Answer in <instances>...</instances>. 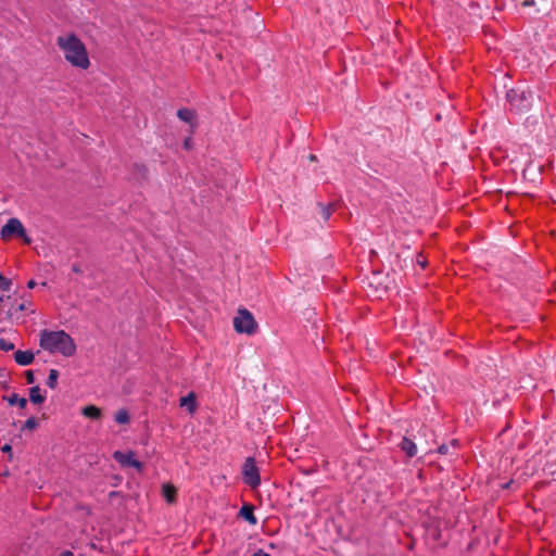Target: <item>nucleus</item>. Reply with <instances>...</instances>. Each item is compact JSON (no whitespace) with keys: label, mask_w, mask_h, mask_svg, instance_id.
<instances>
[{"label":"nucleus","mask_w":556,"mask_h":556,"mask_svg":"<svg viewBox=\"0 0 556 556\" xmlns=\"http://www.w3.org/2000/svg\"><path fill=\"white\" fill-rule=\"evenodd\" d=\"M438 452H439L440 454H444V455H445V454H448V452H450V446H448V445H446V444H442V445H440V446L438 447Z\"/></svg>","instance_id":"25"},{"label":"nucleus","mask_w":556,"mask_h":556,"mask_svg":"<svg viewBox=\"0 0 556 556\" xmlns=\"http://www.w3.org/2000/svg\"><path fill=\"white\" fill-rule=\"evenodd\" d=\"M0 386H1V388L3 390H9L10 389L8 380H4V381L0 382Z\"/></svg>","instance_id":"30"},{"label":"nucleus","mask_w":556,"mask_h":556,"mask_svg":"<svg viewBox=\"0 0 556 556\" xmlns=\"http://www.w3.org/2000/svg\"><path fill=\"white\" fill-rule=\"evenodd\" d=\"M243 481L252 489L261 484L260 470L253 457H248L242 466Z\"/></svg>","instance_id":"5"},{"label":"nucleus","mask_w":556,"mask_h":556,"mask_svg":"<svg viewBox=\"0 0 556 556\" xmlns=\"http://www.w3.org/2000/svg\"><path fill=\"white\" fill-rule=\"evenodd\" d=\"M1 236H18L24 238L26 243H30V239L25 233L23 224L17 218H10L7 224L1 228Z\"/></svg>","instance_id":"6"},{"label":"nucleus","mask_w":556,"mask_h":556,"mask_svg":"<svg viewBox=\"0 0 556 556\" xmlns=\"http://www.w3.org/2000/svg\"><path fill=\"white\" fill-rule=\"evenodd\" d=\"M180 406H186L190 413H193L197 408L195 395L190 392L187 396L180 399Z\"/></svg>","instance_id":"13"},{"label":"nucleus","mask_w":556,"mask_h":556,"mask_svg":"<svg viewBox=\"0 0 556 556\" xmlns=\"http://www.w3.org/2000/svg\"><path fill=\"white\" fill-rule=\"evenodd\" d=\"M140 175L144 178L147 174V168L143 165H135Z\"/></svg>","instance_id":"27"},{"label":"nucleus","mask_w":556,"mask_h":556,"mask_svg":"<svg viewBox=\"0 0 556 556\" xmlns=\"http://www.w3.org/2000/svg\"><path fill=\"white\" fill-rule=\"evenodd\" d=\"M1 451L5 454H9L10 457H12V446L10 444H4L2 447H1Z\"/></svg>","instance_id":"26"},{"label":"nucleus","mask_w":556,"mask_h":556,"mask_svg":"<svg viewBox=\"0 0 556 556\" xmlns=\"http://www.w3.org/2000/svg\"><path fill=\"white\" fill-rule=\"evenodd\" d=\"M114 420L121 425L128 424L130 420V416L128 412L123 408L116 412V414L114 415Z\"/></svg>","instance_id":"16"},{"label":"nucleus","mask_w":556,"mask_h":556,"mask_svg":"<svg viewBox=\"0 0 556 556\" xmlns=\"http://www.w3.org/2000/svg\"><path fill=\"white\" fill-rule=\"evenodd\" d=\"M39 345L49 353H60L65 357H71L76 353L73 338L64 330H42Z\"/></svg>","instance_id":"1"},{"label":"nucleus","mask_w":556,"mask_h":556,"mask_svg":"<svg viewBox=\"0 0 556 556\" xmlns=\"http://www.w3.org/2000/svg\"><path fill=\"white\" fill-rule=\"evenodd\" d=\"M401 450L408 456L415 457L417 455V445L416 443L407 437H404L399 444Z\"/></svg>","instance_id":"10"},{"label":"nucleus","mask_w":556,"mask_h":556,"mask_svg":"<svg viewBox=\"0 0 556 556\" xmlns=\"http://www.w3.org/2000/svg\"><path fill=\"white\" fill-rule=\"evenodd\" d=\"M119 494H121V493H119V492H117V491H111V492L109 493V497H111V498H112V497L118 496Z\"/></svg>","instance_id":"35"},{"label":"nucleus","mask_w":556,"mask_h":556,"mask_svg":"<svg viewBox=\"0 0 556 556\" xmlns=\"http://www.w3.org/2000/svg\"><path fill=\"white\" fill-rule=\"evenodd\" d=\"M185 147H186V148H189V140H186V141H185Z\"/></svg>","instance_id":"37"},{"label":"nucleus","mask_w":556,"mask_h":556,"mask_svg":"<svg viewBox=\"0 0 556 556\" xmlns=\"http://www.w3.org/2000/svg\"><path fill=\"white\" fill-rule=\"evenodd\" d=\"M123 478L121 475H113L112 476V485L117 486L122 482Z\"/></svg>","instance_id":"24"},{"label":"nucleus","mask_w":556,"mask_h":556,"mask_svg":"<svg viewBox=\"0 0 556 556\" xmlns=\"http://www.w3.org/2000/svg\"><path fill=\"white\" fill-rule=\"evenodd\" d=\"M233 327L239 333L253 334L256 331L257 323L250 311L240 308L233 318Z\"/></svg>","instance_id":"4"},{"label":"nucleus","mask_w":556,"mask_h":556,"mask_svg":"<svg viewBox=\"0 0 556 556\" xmlns=\"http://www.w3.org/2000/svg\"><path fill=\"white\" fill-rule=\"evenodd\" d=\"M506 99L510 111L521 114L531 109L534 93L528 88L516 87L506 92Z\"/></svg>","instance_id":"3"},{"label":"nucleus","mask_w":556,"mask_h":556,"mask_svg":"<svg viewBox=\"0 0 556 556\" xmlns=\"http://www.w3.org/2000/svg\"><path fill=\"white\" fill-rule=\"evenodd\" d=\"M40 391L41 390L38 386L29 389V400L33 404H41L45 402L46 397L41 395Z\"/></svg>","instance_id":"15"},{"label":"nucleus","mask_w":556,"mask_h":556,"mask_svg":"<svg viewBox=\"0 0 556 556\" xmlns=\"http://www.w3.org/2000/svg\"><path fill=\"white\" fill-rule=\"evenodd\" d=\"M13 281L10 278H7L0 273V290L1 291H10L12 288Z\"/></svg>","instance_id":"19"},{"label":"nucleus","mask_w":556,"mask_h":556,"mask_svg":"<svg viewBox=\"0 0 556 556\" xmlns=\"http://www.w3.org/2000/svg\"><path fill=\"white\" fill-rule=\"evenodd\" d=\"M35 286H36V281H35V280H33V279H30V280L27 282V288H28V289H34V288H35Z\"/></svg>","instance_id":"32"},{"label":"nucleus","mask_w":556,"mask_h":556,"mask_svg":"<svg viewBox=\"0 0 556 556\" xmlns=\"http://www.w3.org/2000/svg\"><path fill=\"white\" fill-rule=\"evenodd\" d=\"M27 309V306L25 303H21L18 306H17V311L20 312H23V311H26Z\"/></svg>","instance_id":"33"},{"label":"nucleus","mask_w":556,"mask_h":556,"mask_svg":"<svg viewBox=\"0 0 556 556\" xmlns=\"http://www.w3.org/2000/svg\"><path fill=\"white\" fill-rule=\"evenodd\" d=\"M177 117L185 122V123H188L191 128L195 127L197 126V122H195V112L191 109H188V108H181L177 111Z\"/></svg>","instance_id":"8"},{"label":"nucleus","mask_w":556,"mask_h":556,"mask_svg":"<svg viewBox=\"0 0 556 556\" xmlns=\"http://www.w3.org/2000/svg\"><path fill=\"white\" fill-rule=\"evenodd\" d=\"M0 350L9 352L14 350V344L5 339H0Z\"/></svg>","instance_id":"22"},{"label":"nucleus","mask_w":556,"mask_h":556,"mask_svg":"<svg viewBox=\"0 0 556 556\" xmlns=\"http://www.w3.org/2000/svg\"><path fill=\"white\" fill-rule=\"evenodd\" d=\"M59 371L56 369H50L49 376L47 379V386L50 389H55L58 386Z\"/></svg>","instance_id":"17"},{"label":"nucleus","mask_w":556,"mask_h":556,"mask_svg":"<svg viewBox=\"0 0 556 556\" xmlns=\"http://www.w3.org/2000/svg\"><path fill=\"white\" fill-rule=\"evenodd\" d=\"M320 205V215L324 218V220H328L333 212V204L329 205Z\"/></svg>","instance_id":"20"},{"label":"nucleus","mask_w":556,"mask_h":556,"mask_svg":"<svg viewBox=\"0 0 556 556\" xmlns=\"http://www.w3.org/2000/svg\"><path fill=\"white\" fill-rule=\"evenodd\" d=\"M25 379L28 384H31L35 382V375L33 370H26L25 371Z\"/></svg>","instance_id":"23"},{"label":"nucleus","mask_w":556,"mask_h":556,"mask_svg":"<svg viewBox=\"0 0 556 556\" xmlns=\"http://www.w3.org/2000/svg\"><path fill=\"white\" fill-rule=\"evenodd\" d=\"M309 160H311V161H315V160H316V156H315V155H313V154H311V155H309Z\"/></svg>","instance_id":"36"},{"label":"nucleus","mask_w":556,"mask_h":556,"mask_svg":"<svg viewBox=\"0 0 556 556\" xmlns=\"http://www.w3.org/2000/svg\"><path fill=\"white\" fill-rule=\"evenodd\" d=\"M2 400L8 402L9 405H17L21 408H25L27 405V400L25 397H21L16 393H13L11 395H3Z\"/></svg>","instance_id":"12"},{"label":"nucleus","mask_w":556,"mask_h":556,"mask_svg":"<svg viewBox=\"0 0 556 556\" xmlns=\"http://www.w3.org/2000/svg\"><path fill=\"white\" fill-rule=\"evenodd\" d=\"M239 516L247 520L250 525L255 526L257 523L253 505L244 504L239 510Z\"/></svg>","instance_id":"11"},{"label":"nucleus","mask_w":556,"mask_h":556,"mask_svg":"<svg viewBox=\"0 0 556 556\" xmlns=\"http://www.w3.org/2000/svg\"><path fill=\"white\" fill-rule=\"evenodd\" d=\"M3 300H4L3 295H0V302H3Z\"/></svg>","instance_id":"39"},{"label":"nucleus","mask_w":556,"mask_h":556,"mask_svg":"<svg viewBox=\"0 0 556 556\" xmlns=\"http://www.w3.org/2000/svg\"><path fill=\"white\" fill-rule=\"evenodd\" d=\"M163 493L168 503H174L176 500V490L173 486L165 485Z\"/></svg>","instance_id":"18"},{"label":"nucleus","mask_w":556,"mask_h":556,"mask_svg":"<svg viewBox=\"0 0 556 556\" xmlns=\"http://www.w3.org/2000/svg\"><path fill=\"white\" fill-rule=\"evenodd\" d=\"M60 556H74V554L71 551H63Z\"/></svg>","instance_id":"34"},{"label":"nucleus","mask_w":556,"mask_h":556,"mask_svg":"<svg viewBox=\"0 0 556 556\" xmlns=\"http://www.w3.org/2000/svg\"><path fill=\"white\" fill-rule=\"evenodd\" d=\"M83 415L91 419H100L102 416L101 409L94 405H88L83 408Z\"/></svg>","instance_id":"14"},{"label":"nucleus","mask_w":556,"mask_h":556,"mask_svg":"<svg viewBox=\"0 0 556 556\" xmlns=\"http://www.w3.org/2000/svg\"><path fill=\"white\" fill-rule=\"evenodd\" d=\"M56 45L64 52L65 60L73 66L84 70L89 66L86 47L75 34L58 37Z\"/></svg>","instance_id":"2"},{"label":"nucleus","mask_w":556,"mask_h":556,"mask_svg":"<svg viewBox=\"0 0 556 556\" xmlns=\"http://www.w3.org/2000/svg\"><path fill=\"white\" fill-rule=\"evenodd\" d=\"M14 361L21 366H28L34 362V353L31 351H16Z\"/></svg>","instance_id":"9"},{"label":"nucleus","mask_w":556,"mask_h":556,"mask_svg":"<svg viewBox=\"0 0 556 556\" xmlns=\"http://www.w3.org/2000/svg\"><path fill=\"white\" fill-rule=\"evenodd\" d=\"M37 427H38V420L35 417H29L22 426V430H34Z\"/></svg>","instance_id":"21"},{"label":"nucleus","mask_w":556,"mask_h":556,"mask_svg":"<svg viewBox=\"0 0 556 556\" xmlns=\"http://www.w3.org/2000/svg\"><path fill=\"white\" fill-rule=\"evenodd\" d=\"M113 458L122 467H132L136 468L138 471H141L144 467L143 463L135 458V453L132 451H128L127 453H124L122 451H115L113 453Z\"/></svg>","instance_id":"7"},{"label":"nucleus","mask_w":556,"mask_h":556,"mask_svg":"<svg viewBox=\"0 0 556 556\" xmlns=\"http://www.w3.org/2000/svg\"><path fill=\"white\" fill-rule=\"evenodd\" d=\"M269 547H270V548H274V547H275V544H274V543H269Z\"/></svg>","instance_id":"38"},{"label":"nucleus","mask_w":556,"mask_h":556,"mask_svg":"<svg viewBox=\"0 0 556 556\" xmlns=\"http://www.w3.org/2000/svg\"><path fill=\"white\" fill-rule=\"evenodd\" d=\"M72 270H73L74 273H76V274H80V273H81L80 267H79L78 265H76V264H74V265L72 266Z\"/></svg>","instance_id":"31"},{"label":"nucleus","mask_w":556,"mask_h":556,"mask_svg":"<svg viewBox=\"0 0 556 556\" xmlns=\"http://www.w3.org/2000/svg\"><path fill=\"white\" fill-rule=\"evenodd\" d=\"M536 3V0H525L522 2V5L523 7H531V5H534Z\"/></svg>","instance_id":"29"},{"label":"nucleus","mask_w":556,"mask_h":556,"mask_svg":"<svg viewBox=\"0 0 556 556\" xmlns=\"http://www.w3.org/2000/svg\"><path fill=\"white\" fill-rule=\"evenodd\" d=\"M252 556H270V555L260 548V549L255 551Z\"/></svg>","instance_id":"28"}]
</instances>
